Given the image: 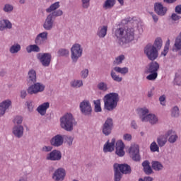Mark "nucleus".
<instances>
[{"mask_svg":"<svg viewBox=\"0 0 181 181\" xmlns=\"http://www.w3.org/2000/svg\"><path fill=\"white\" fill-rule=\"evenodd\" d=\"M138 29V23L134 21L132 25L124 28H117L113 30V35L117 37V42L120 46L128 45L135 39V33Z\"/></svg>","mask_w":181,"mask_h":181,"instance_id":"f257e3e1","label":"nucleus"},{"mask_svg":"<svg viewBox=\"0 0 181 181\" xmlns=\"http://www.w3.org/2000/svg\"><path fill=\"white\" fill-rule=\"evenodd\" d=\"M104 108L107 111H114L119 102V95L117 93H110L103 97Z\"/></svg>","mask_w":181,"mask_h":181,"instance_id":"f03ea898","label":"nucleus"},{"mask_svg":"<svg viewBox=\"0 0 181 181\" xmlns=\"http://www.w3.org/2000/svg\"><path fill=\"white\" fill-rule=\"evenodd\" d=\"M60 127L64 131L73 132L77 127V121L71 113H67L60 118Z\"/></svg>","mask_w":181,"mask_h":181,"instance_id":"7ed1b4c3","label":"nucleus"},{"mask_svg":"<svg viewBox=\"0 0 181 181\" xmlns=\"http://www.w3.org/2000/svg\"><path fill=\"white\" fill-rule=\"evenodd\" d=\"M114 170V180L121 181L123 175H130L132 170L131 166L128 164H118L115 163L113 165Z\"/></svg>","mask_w":181,"mask_h":181,"instance_id":"20e7f679","label":"nucleus"},{"mask_svg":"<svg viewBox=\"0 0 181 181\" xmlns=\"http://www.w3.org/2000/svg\"><path fill=\"white\" fill-rule=\"evenodd\" d=\"M159 70V64L156 62L150 63L145 70L146 74H149L146 76V79L150 81H153L158 78V71Z\"/></svg>","mask_w":181,"mask_h":181,"instance_id":"39448f33","label":"nucleus"},{"mask_svg":"<svg viewBox=\"0 0 181 181\" xmlns=\"http://www.w3.org/2000/svg\"><path fill=\"white\" fill-rule=\"evenodd\" d=\"M128 71V67L121 68L119 66H115L113 68V69L111 70L110 76L114 81H116L117 83H121V81H122V77L117 75V73H120V74L125 76Z\"/></svg>","mask_w":181,"mask_h":181,"instance_id":"423d86ee","label":"nucleus"},{"mask_svg":"<svg viewBox=\"0 0 181 181\" xmlns=\"http://www.w3.org/2000/svg\"><path fill=\"white\" fill-rule=\"evenodd\" d=\"M144 54L146 55L148 60L153 62V60H156V59H158V49H156L155 45L152 44H148L144 47Z\"/></svg>","mask_w":181,"mask_h":181,"instance_id":"0eeeda50","label":"nucleus"},{"mask_svg":"<svg viewBox=\"0 0 181 181\" xmlns=\"http://www.w3.org/2000/svg\"><path fill=\"white\" fill-rule=\"evenodd\" d=\"M45 88H46V86L40 82H35L32 85H30L27 88L28 94L30 95H36L39 94V93H43L45 91Z\"/></svg>","mask_w":181,"mask_h":181,"instance_id":"6e6552de","label":"nucleus"},{"mask_svg":"<svg viewBox=\"0 0 181 181\" xmlns=\"http://www.w3.org/2000/svg\"><path fill=\"white\" fill-rule=\"evenodd\" d=\"M83 56V47L80 44H74L71 48V59L74 63H77L80 57Z\"/></svg>","mask_w":181,"mask_h":181,"instance_id":"1a4fd4ad","label":"nucleus"},{"mask_svg":"<svg viewBox=\"0 0 181 181\" xmlns=\"http://www.w3.org/2000/svg\"><path fill=\"white\" fill-rule=\"evenodd\" d=\"M37 59L41 63L43 67H49L52 62V54L51 53H38L37 54Z\"/></svg>","mask_w":181,"mask_h":181,"instance_id":"9d476101","label":"nucleus"},{"mask_svg":"<svg viewBox=\"0 0 181 181\" xmlns=\"http://www.w3.org/2000/svg\"><path fill=\"white\" fill-rule=\"evenodd\" d=\"M114 128V121L112 118H107L102 126V132L105 136H109Z\"/></svg>","mask_w":181,"mask_h":181,"instance_id":"9b49d317","label":"nucleus"},{"mask_svg":"<svg viewBox=\"0 0 181 181\" xmlns=\"http://www.w3.org/2000/svg\"><path fill=\"white\" fill-rule=\"evenodd\" d=\"M79 108L83 115L90 116L93 112V107H91V103L88 100H83L80 105Z\"/></svg>","mask_w":181,"mask_h":181,"instance_id":"f8f14e48","label":"nucleus"},{"mask_svg":"<svg viewBox=\"0 0 181 181\" xmlns=\"http://www.w3.org/2000/svg\"><path fill=\"white\" fill-rule=\"evenodd\" d=\"M46 160L52 161L61 160L62 152L59 150H53L52 151L47 154Z\"/></svg>","mask_w":181,"mask_h":181,"instance_id":"ddd939ff","label":"nucleus"},{"mask_svg":"<svg viewBox=\"0 0 181 181\" xmlns=\"http://www.w3.org/2000/svg\"><path fill=\"white\" fill-rule=\"evenodd\" d=\"M66 177V170L63 168H58L54 171L52 175V179L54 181H64Z\"/></svg>","mask_w":181,"mask_h":181,"instance_id":"4468645a","label":"nucleus"},{"mask_svg":"<svg viewBox=\"0 0 181 181\" xmlns=\"http://www.w3.org/2000/svg\"><path fill=\"white\" fill-rule=\"evenodd\" d=\"M49 142L52 146L59 148V146H62L63 145V142H64V139L63 138L62 135L57 134L52 137Z\"/></svg>","mask_w":181,"mask_h":181,"instance_id":"2eb2a0df","label":"nucleus"},{"mask_svg":"<svg viewBox=\"0 0 181 181\" xmlns=\"http://www.w3.org/2000/svg\"><path fill=\"white\" fill-rule=\"evenodd\" d=\"M27 86H31L32 84H35L37 81V76L36 75V71L34 69H30L27 76L26 78Z\"/></svg>","mask_w":181,"mask_h":181,"instance_id":"dca6fc26","label":"nucleus"},{"mask_svg":"<svg viewBox=\"0 0 181 181\" xmlns=\"http://www.w3.org/2000/svg\"><path fill=\"white\" fill-rule=\"evenodd\" d=\"M115 144H117L115 138L112 139L111 142L108 140L103 146V152L105 153L113 152L114 149H115Z\"/></svg>","mask_w":181,"mask_h":181,"instance_id":"f3484780","label":"nucleus"},{"mask_svg":"<svg viewBox=\"0 0 181 181\" xmlns=\"http://www.w3.org/2000/svg\"><path fill=\"white\" fill-rule=\"evenodd\" d=\"M11 105H12V101L10 100H4L0 103V117L5 115V113L9 110Z\"/></svg>","mask_w":181,"mask_h":181,"instance_id":"a211bd4d","label":"nucleus"},{"mask_svg":"<svg viewBox=\"0 0 181 181\" xmlns=\"http://www.w3.org/2000/svg\"><path fill=\"white\" fill-rule=\"evenodd\" d=\"M154 11L159 16H165L166 12H168V8L160 3H156L154 4Z\"/></svg>","mask_w":181,"mask_h":181,"instance_id":"6ab92c4d","label":"nucleus"},{"mask_svg":"<svg viewBox=\"0 0 181 181\" xmlns=\"http://www.w3.org/2000/svg\"><path fill=\"white\" fill-rule=\"evenodd\" d=\"M25 131V129L23 128V126L21 124H16L14 125L12 129V133L16 136V138L21 139L22 136H23V132Z\"/></svg>","mask_w":181,"mask_h":181,"instance_id":"aec40b11","label":"nucleus"},{"mask_svg":"<svg viewBox=\"0 0 181 181\" xmlns=\"http://www.w3.org/2000/svg\"><path fill=\"white\" fill-rule=\"evenodd\" d=\"M125 145L121 140H118L116 142V151L115 153L117 156L122 157L125 155Z\"/></svg>","mask_w":181,"mask_h":181,"instance_id":"412c9836","label":"nucleus"},{"mask_svg":"<svg viewBox=\"0 0 181 181\" xmlns=\"http://www.w3.org/2000/svg\"><path fill=\"white\" fill-rule=\"evenodd\" d=\"M54 25V20L52 18V16L49 14L45 18V21L42 25V28L45 30H52Z\"/></svg>","mask_w":181,"mask_h":181,"instance_id":"4be33fe9","label":"nucleus"},{"mask_svg":"<svg viewBox=\"0 0 181 181\" xmlns=\"http://www.w3.org/2000/svg\"><path fill=\"white\" fill-rule=\"evenodd\" d=\"M130 155L135 162L141 160V156L139 155V146H134L130 148Z\"/></svg>","mask_w":181,"mask_h":181,"instance_id":"5701e85b","label":"nucleus"},{"mask_svg":"<svg viewBox=\"0 0 181 181\" xmlns=\"http://www.w3.org/2000/svg\"><path fill=\"white\" fill-rule=\"evenodd\" d=\"M158 117L153 114H148L146 117L142 118V122H150L151 125H155V124H158Z\"/></svg>","mask_w":181,"mask_h":181,"instance_id":"b1692460","label":"nucleus"},{"mask_svg":"<svg viewBox=\"0 0 181 181\" xmlns=\"http://www.w3.org/2000/svg\"><path fill=\"white\" fill-rule=\"evenodd\" d=\"M50 107V103L49 102H45L37 107V111L38 114L42 116L46 115V111H47L48 108Z\"/></svg>","mask_w":181,"mask_h":181,"instance_id":"393cba45","label":"nucleus"},{"mask_svg":"<svg viewBox=\"0 0 181 181\" xmlns=\"http://www.w3.org/2000/svg\"><path fill=\"white\" fill-rule=\"evenodd\" d=\"M165 136L166 138L169 136L168 142L170 144H175L179 139V136H177V134H176L175 132H173V130H168L165 134Z\"/></svg>","mask_w":181,"mask_h":181,"instance_id":"a878e982","label":"nucleus"},{"mask_svg":"<svg viewBox=\"0 0 181 181\" xmlns=\"http://www.w3.org/2000/svg\"><path fill=\"white\" fill-rule=\"evenodd\" d=\"M179 51H180V54L181 56V31L179 35L175 38V43L173 47V52H179Z\"/></svg>","mask_w":181,"mask_h":181,"instance_id":"bb28decb","label":"nucleus"},{"mask_svg":"<svg viewBox=\"0 0 181 181\" xmlns=\"http://www.w3.org/2000/svg\"><path fill=\"white\" fill-rule=\"evenodd\" d=\"M4 29H12V23L9 20H0V30L2 32Z\"/></svg>","mask_w":181,"mask_h":181,"instance_id":"cd10ccee","label":"nucleus"},{"mask_svg":"<svg viewBox=\"0 0 181 181\" xmlns=\"http://www.w3.org/2000/svg\"><path fill=\"white\" fill-rule=\"evenodd\" d=\"M108 31V26L107 25H103L100 26L97 31V35L98 37H100V39L104 38L105 36H107V32Z\"/></svg>","mask_w":181,"mask_h":181,"instance_id":"c85d7f7f","label":"nucleus"},{"mask_svg":"<svg viewBox=\"0 0 181 181\" xmlns=\"http://www.w3.org/2000/svg\"><path fill=\"white\" fill-rule=\"evenodd\" d=\"M70 86L72 88H81V87H83V80L74 79L70 82Z\"/></svg>","mask_w":181,"mask_h":181,"instance_id":"c756f323","label":"nucleus"},{"mask_svg":"<svg viewBox=\"0 0 181 181\" xmlns=\"http://www.w3.org/2000/svg\"><path fill=\"white\" fill-rule=\"evenodd\" d=\"M151 166L153 170H156V172L163 170V165L159 161H152Z\"/></svg>","mask_w":181,"mask_h":181,"instance_id":"7c9ffc66","label":"nucleus"},{"mask_svg":"<svg viewBox=\"0 0 181 181\" xmlns=\"http://www.w3.org/2000/svg\"><path fill=\"white\" fill-rule=\"evenodd\" d=\"M115 5V0H105L103 4V9H112Z\"/></svg>","mask_w":181,"mask_h":181,"instance_id":"2f4dec72","label":"nucleus"},{"mask_svg":"<svg viewBox=\"0 0 181 181\" xmlns=\"http://www.w3.org/2000/svg\"><path fill=\"white\" fill-rule=\"evenodd\" d=\"M168 142V138L166 136H160L157 139V144L160 148H163L165 145H166V143Z\"/></svg>","mask_w":181,"mask_h":181,"instance_id":"473e14b6","label":"nucleus"},{"mask_svg":"<svg viewBox=\"0 0 181 181\" xmlns=\"http://www.w3.org/2000/svg\"><path fill=\"white\" fill-rule=\"evenodd\" d=\"M59 8H60V3L57 1L51 4L50 6L46 9V12H47V13H50L51 12H54L56 9H59Z\"/></svg>","mask_w":181,"mask_h":181,"instance_id":"72a5a7b5","label":"nucleus"},{"mask_svg":"<svg viewBox=\"0 0 181 181\" xmlns=\"http://www.w3.org/2000/svg\"><path fill=\"white\" fill-rule=\"evenodd\" d=\"M26 51L28 53H32V52L38 53V52H40V48L39 47V46H37L36 45H30L26 47Z\"/></svg>","mask_w":181,"mask_h":181,"instance_id":"f704fd0d","label":"nucleus"},{"mask_svg":"<svg viewBox=\"0 0 181 181\" xmlns=\"http://www.w3.org/2000/svg\"><path fill=\"white\" fill-rule=\"evenodd\" d=\"M139 117L142 121L143 118L146 117V114H149V110L146 107H143L139 110Z\"/></svg>","mask_w":181,"mask_h":181,"instance_id":"c9c22d12","label":"nucleus"},{"mask_svg":"<svg viewBox=\"0 0 181 181\" xmlns=\"http://www.w3.org/2000/svg\"><path fill=\"white\" fill-rule=\"evenodd\" d=\"M97 88H98L100 91H108V84L105 82H100L97 85Z\"/></svg>","mask_w":181,"mask_h":181,"instance_id":"e433bc0d","label":"nucleus"},{"mask_svg":"<svg viewBox=\"0 0 181 181\" xmlns=\"http://www.w3.org/2000/svg\"><path fill=\"white\" fill-rule=\"evenodd\" d=\"M20 50H21V45L19 44L13 45L9 49V52L12 54H15V53H18Z\"/></svg>","mask_w":181,"mask_h":181,"instance_id":"4c0bfd02","label":"nucleus"},{"mask_svg":"<svg viewBox=\"0 0 181 181\" xmlns=\"http://www.w3.org/2000/svg\"><path fill=\"white\" fill-rule=\"evenodd\" d=\"M95 105V112H101V100L98 99L93 101Z\"/></svg>","mask_w":181,"mask_h":181,"instance_id":"58836bf2","label":"nucleus"},{"mask_svg":"<svg viewBox=\"0 0 181 181\" xmlns=\"http://www.w3.org/2000/svg\"><path fill=\"white\" fill-rule=\"evenodd\" d=\"M3 11L4 12H6V13H11L13 11V6L9 4H6L3 7Z\"/></svg>","mask_w":181,"mask_h":181,"instance_id":"ea45409f","label":"nucleus"},{"mask_svg":"<svg viewBox=\"0 0 181 181\" xmlns=\"http://www.w3.org/2000/svg\"><path fill=\"white\" fill-rule=\"evenodd\" d=\"M153 46L156 47V49L157 50H160V48L162 47V38L158 37L155 40L154 45Z\"/></svg>","mask_w":181,"mask_h":181,"instance_id":"a19ab883","label":"nucleus"},{"mask_svg":"<svg viewBox=\"0 0 181 181\" xmlns=\"http://www.w3.org/2000/svg\"><path fill=\"white\" fill-rule=\"evenodd\" d=\"M63 15V11L59 9L49 13V16L54 20L57 16H62Z\"/></svg>","mask_w":181,"mask_h":181,"instance_id":"79ce46f5","label":"nucleus"},{"mask_svg":"<svg viewBox=\"0 0 181 181\" xmlns=\"http://www.w3.org/2000/svg\"><path fill=\"white\" fill-rule=\"evenodd\" d=\"M171 115L174 118H177L180 115V112H179V107L177 106H175L171 111Z\"/></svg>","mask_w":181,"mask_h":181,"instance_id":"37998d69","label":"nucleus"},{"mask_svg":"<svg viewBox=\"0 0 181 181\" xmlns=\"http://www.w3.org/2000/svg\"><path fill=\"white\" fill-rule=\"evenodd\" d=\"M150 149L151 152H159V146H158L156 142L153 141L150 145Z\"/></svg>","mask_w":181,"mask_h":181,"instance_id":"c03bdc74","label":"nucleus"},{"mask_svg":"<svg viewBox=\"0 0 181 181\" xmlns=\"http://www.w3.org/2000/svg\"><path fill=\"white\" fill-rule=\"evenodd\" d=\"M57 53L59 56L64 57V56H69V54L70 53V52L66 49H59Z\"/></svg>","mask_w":181,"mask_h":181,"instance_id":"a18cd8bd","label":"nucleus"},{"mask_svg":"<svg viewBox=\"0 0 181 181\" xmlns=\"http://www.w3.org/2000/svg\"><path fill=\"white\" fill-rule=\"evenodd\" d=\"M169 46H170V40H168L166 42L164 49H163V52H161V54L163 56H166V54H168V52L169 50Z\"/></svg>","mask_w":181,"mask_h":181,"instance_id":"49530a36","label":"nucleus"},{"mask_svg":"<svg viewBox=\"0 0 181 181\" xmlns=\"http://www.w3.org/2000/svg\"><path fill=\"white\" fill-rule=\"evenodd\" d=\"M91 0H81L83 9H88L90 8V1Z\"/></svg>","mask_w":181,"mask_h":181,"instance_id":"de8ad7c7","label":"nucleus"},{"mask_svg":"<svg viewBox=\"0 0 181 181\" xmlns=\"http://www.w3.org/2000/svg\"><path fill=\"white\" fill-rule=\"evenodd\" d=\"M25 105L28 108V111L29 112H33V102L31 100H28L25 102Z\"/></svg>","mask_w":181,"mask_h":181,"instance_id":"09e8293b","label":"nucleus"},{"mask_svg":"<svg viewBox=\"0 0 181 181\" xmlns=\"http://www.w3.org/2000/svg\"><path fill=\"white\" fill-rule=\"evenodd\" d=\"M125 59V56L120 55L115 58V60L114 61V64H121L122 63V61Z\"/></svg>","mask_w":181,"mask_h":181,"instance_id":"8fccbe9b","label":"nucleus"},{"mask_svg":"<svg viewBox=\"0 0 181 181\" xmlns=\"http://www.w3.org/2000/svg\"><path fill=\"white\" fill-rule=\"evenodd\" d=\"M65 139L69 146H71V145H73V141H74V137L71 136H66L65 137Z\"/></svg>","mask_w":181,"mask_h":181,"instance_id":"3c124183","label":"nucleus"},{"mask_svg":"<svg viewBox=\"0 0 181 181\" xmlns=\"http://www.w3.org/2000/svg\"><path fill=\"white\" fill-rule=\"evenodd\" d=\"M52 149L53 147H52V146H43L41 148V151L45 153L52 152Z\"/></svg>","mask_w":181,"mask_h":181,"instance_id":"603ef678","label":"nucleus"},{"mask_svg":"<svg viewBox=\"0 0 181 181\" xmlns=\"http://www.w3.org/2000/svg\"><path fill=\"white\" fill-rule=\"evenodd\" d=\"M23 121V117H22L21 116H16L13 119L14 124H17L18 125L22 124Z\"/></svg>","mask_w":181,"mask_h":181,"instance_id":"864d4df0","label":"nucleus"},{"mask_svg":"<svg viewBox=\"0 0 181 181\" xmlns=\"http://www.w3.org/2000/svg\"><path fill=\"white\" fill-rule=\"evenodd\" d=\"M180 18H181L180 16L177 15V13H173L170 16V19L173 22H177V21H179Z\"/></svg>","mask_w":181,"mask_h":181,"instance_id":"5fc2aeb1","label":"nucleus"},{"mask_svg":"<svg viewBox=\"0 0 181 181\" xmlns=\"http://www.w3.org/2000/svg\"><path fill=\"white\" fill-rule=\"evenodd\" d=\"M88 69H85L81 71V77L82 78H86V77H88Z\"/></svg>","mask_w":181,"mask_h":181,"instance_id":"6e6d98bb","label":"nucleus"},{"mask_svg":"<svg viewBox=\"0 0 181 181\" xmlns=\"http://www.w3.org/2000/svg\"><path fill=\"white\" fill-rule=\"evenodd\" d=\"M175 81L176 84H177V86H181V74H175Z\"/></svg>","mask_w":181,"mask_h":181,"instance_id":"4d7b16f0","label":"nucleus"},{"mask_svg":"<svg viewBox=\"0 0 181 181\" xmlns=\"http://www.w3.org/2000/svg\"><path fill=\"white\" fill-rule=\"evenodd\" d=\"M47 35H49L47 33V32L44 31V32L38 34L37 36L40 37L41 39H42L44 40H47Z\"/></svg>","mask_w":181,"mask_h":181,"instance_id":"13d9d810","label":"nucleus"},{"mask_svg":"<svg viewBox=\"0 0 181 181\" xmlns=\"http://www.w3.org/2000/svg\"><path fill=\"white\" fill-rule=\"evenodd\" d=\"M45 42H46V40H43V38H40V37L37 36L35 38V43L36 45H43V43H45Z\"/></svg>","mask_w":181,"mask_h":181,"instance_id":"bf43d9fd","label":"nucleus"},{"mask_svg":"<svg viewBox=\"0 0 181 181\" xmlns=\"http://www.w3.org/2000/svg\"><path fill=\"white\" fill-rule=\"evenodd\" d=\"M27 96H28V90L25 89L21 90L20 92L21 98H22L23 100H25V98H26Z\"/></svg>","mask_w":181,"mask_h":181,"instance_id":"052dcab7","label":"nucleus"},{"mask_svg":"<svg viewBox=\"0 0 181 181\" xmlns=\"http://www.w3.org/2000/svg\"><path fill=\"white\" fill-rule=\"evenodd\" d=\"M144 170L146 175H152V173H153V170H152V168H151V165H148V167H146V168H144Z\"/></svg>","mask_w":181,"mask_h":181,"instance_id":"680f3d73","label":"nucleus"},{"mask_svg":"<svg viewBox=\"0 0 181 181\" xmlns=\"http://www.w3.org/2000/svg\"><path fill=\"white\" fill-rule=\"evenodd\" d=\"M123 139L127 142H129V141L132 139V136L130 134H125L123 136Z\"/></svg>","mask_w":181,"mask_h":181,"instance_id":"e2e57ef3","label":"nucleus"},{"mask_svg":"<svg viewBox=\"0 0 181 181\" xmlns=\"http://www.w3.org/2000/svg\"><path fill=\"white\" fill-rule=\"evenodd\" d=\"M165 100H166V97L165 96V95H163L159 98V101L161 105H163V106L166 105L165 103Z\"/></svg>","mask_w":181,"mask_h":181,"instance_id":"0e129e2a","label":"nucleus"},{"mask_svg":"<svg viewBox=\"0 0 181 181\" xmlns=\"http://www.w3.org/2000/svg\"><path fill=\"white\" fill-rule=\"evenodd\" d=\"M150 15H151L153 22H155V23H157L158 21H159V17L158 16V15L152 12L150 13Z\"/></svg>","mask_w":181,"mask_h":181,"instance_id":"69168bd1","label":"nucleus"},{"mask_svg":"<svg viewBox=\"0 0 181 181\" xmlns=\"http://www.w3.org/2000/svg\"><path fill=\"white\" fill-rule=\"evenodd\" d=\"M139 181H153V177H144V178H139Z\"/></svg>","mask_w":181,"mask_h":181,"instance_id":"338daca9","label":"nucleus"},{"mask_svg":"<svg viewBox=\"0 0 181 181\" xmlns=\"http://www.w3.org/2000/svg\"><path fill=\"white\" fill-rule=\"evenodd\" d=\"M175 11L176 13H177L178 15H181V4L177 5L175 8Z\"/></svg>","mask_w":181,"mask_h":181,"instance_id":"774afa93","label":"nucleus"}]
</instances>
